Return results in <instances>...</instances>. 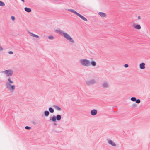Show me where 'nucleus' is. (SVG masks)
Returning a JSON list of instances; mask_svg holds the SVG:
<instances>
[{
  "label": "nucleus",
  "mask_w": 150,
  "mask_h": 150,
  "mask_svg": "<svg viewBox=\"0 0 150 150\" xmlns=\"http://www.w3.org/2000/svg\"><path fill=\"white\" fill-rule=\"evenodd\" d=\"M56 120L58 121L60 120L61 118V116L60 115H58L56 117Z\"/></svg>",
  "instance_id": "a211bd4d"
},
{
  "label": "nucleus",
  "mask_w": 150,
  "mask_h": 150,
  "mask_svg": "<svg viewBox=\"0 0 150 150\" xmlns=\"http://www.w3.org/2000/svg\"><path fill=\"white\" fill-rule=\"evenodd\" d=\"M97 110L96 109H93L91 111V114L93 116L95 115L97 113Z\"/></svg>",
  "instance_id": "1a4fd4ad"
},
{
  "label": "nucleus",
  "mask_w": 150,
  "mask_h": 150,
  "mask_svg": "<svg viewBox=\"0 0 150 150\" xmlns=\"http://www.w3.org/2000/svg\"><path fill=\"white\" fill-rule=\"evenodd\" d=\"M8 54H13V52L12 51H9L8 52Z\"/></svg>",
  "instance_id": "c85d7f7f"
},
{
  "label": "nucleus",
  "mask_w": 150,
  "mask_h": 150,
  "mask_svg": "<svg viewBox=\"0 0 150 150\" xmlns=\"http://www.w3.org/2000/svg\"><path fill=\"white\" fill-rule=\"evenodd\" d=\"M128 67V65L127 64H125L124 65V67L125 68H127Z\"/></svg>",
  "instance_id": "cd10ccee"
},
{
  "label": "nucleus",
  "mask_w": 150,
  "mask_h": 150,
  "mask_svg": "<svg viewBox=\"0 0 150 150\" xmlns=\"http://www.w3.org/2000/svg\"><path fill=\"white\" fill-rule=\"evenodd\" d=\"M96 80L94 79H91L86 81V83L88 85H91L96 83Z\"/></svg>",
  "instance_id": "423d86ee"
},
{
  "label": "nucleus",
  "mask_w": 150,
  "mask_h": 150,
  "mask_svg": "<svg viewBox=\"0 0 150 150\" xmlns=\"http://www.w3.org/2000/svg\"><path fill=\"white\" fill-rule=\"evenodd\" d=\"M68 11L72 13H73L76 14L77 16H78V14L79 13H77L76 11L74 10H73V9H68Z\"/></svg>",
  "instance_id": "f8f14e48"
},
{
  "label": "nucleus",
  "mask_w": 150,
  "mask_h": 150,
  "mask_svg": "<svg viewBox=\"0 0 150 150\" xmlns=\"http://www.w3.org/2000/svg\"><path fill=\"white\" fill-rule=\"evenodd\" d=\"M131 107L133 108H134L137 107L138 105L137 104H133L131 105Z\"/></svg>",
  "instance_id": "4be33fe9"
},
{
  "label": "nucleus",
  "mask_w": 150,
  "mask_h": 150,
  "mask_svg": "<svg viewBox=\"0 0 150 150\" xmlns=\"http://www.w3.org/2000/svg\"><path fill=\"white\" fill-rule=\"evenodd\" d=\"M145 64L144 63L142 62L139 64V68L141 69H143L145 68Z\"/></svg>",
  "instance_id": "9b49d317"
},
{
  "label": "nucleus",
  "mask_w": 150,
  "mask_h": 150,
  "mask_svg": "<svg viewBox=\"0 0 150 150\" xmlns=\"http://www.w3.org/2000/svg\"><path fill=\"white\" fill-rule=\"evenodd\" d=\"M25 128L27 130H30L31 128L30 127L28 126H26L25 127Z\"/></svg>",
  "instance_id": "a878e982"
},
{
  "label": "nucleus",
  "mask_w": 150,
  "mask_h": 150,
  "mask_svg": "<svg viewBox=\"0 0 150 150\" xmlns=\"http://www.w3.org/2000/svg\"><path fill=\"white\" fill-rule=\"evenodd\" d=\"M49 111L51 113H53L54 112V109L50 107L49 108Z\"/></svg>",
  "instance_id": "5701e85b"
},
{
  "label": "nucleus",
  "mask_w": 150,
  "mask_h": 150,
  "mask_svg": "<svg viewBox=\"0 0 150 150\" xmlns=\"http://www.w3.org/2000/svg\"><path fill=\"white\" fill-rule=\"evenodd\" d=\"M109 85L108 82L106 81L103 82L101 84V87L103 89H106L109 87Z\"/></svg>",
  "instance_id": "39448f33"
},
{
  "label": "nucleus",
  "mask_w": 150,
  "mask_h": 150,
  "mask_svg": "<svg viewBox=\"0 0 150 150\" xmlns=\"http://www.w3.org/2000/svg\"><path fill=\"white\" fill-rule=\"evenodd\" d=\"M23 2H25V1L24 0H21Z\"/></svg>",
  "instance_id": "473e14b6"
},
{
  "label": "nucleus",
  "mask_w": 150,
  "mask_h": 150,
  "mask_svg": "<svg viewBox=\"0 0 150 150\" xmlns=\"http://www.w3.org/2000/svg\"><path fill=\"white\" fill-rule=\"evenodd\" d=\"M78 16L79 17H80L83 20L85 21H87V19L86 18H85L83 16L81 15L79 13L78 15Z\"/></svg>",
  "instance_id": "4468645a"
},
{
  "label": "nucleus",
  "mask_w": 150,
  "mask_h": 150,
  "mask_svg": "<svg viewBox=\"0 0 150 150\" xmlns=\"http://www.w3.org/2000/svg\"><path fill=\"white\" fill-rule=\"evenodd\" d=\"M138 19L139 20L141 19V17L140 16H139L138 17Z\"/></svg>",
  "instance_id": "7c9ffc66"
},
{
  "label": "nucleus",
  "mask_w": 150,
  "mask_h": 150,
  "mask_svg": "<svg viewBox=\"0 0 150 150\" xmlns=\"http://www.w3.org/2000/svg\"><path fill=\"white\" fill-rule=\"evenodd\" d=\"M107 141L108 144L110 145L111 146L113 147L116 146V144L112 140L110 139H108Z\"/></svg>",
  "instance_id": "0eeeda50"
},
{
  "label": "nucleus",
  "mask_w": 150,
  "mask_h": 150,
  "mask_svg": "<svg viewBox=\"0 0 150 150\" xmlns=\"http://www.w3.org/2000/svg\"><path fill=\"white\" fill-rule=\"evenodd\" d=\"M45 115L46 116H48L49 114V112L47 111H45L44 112Z\"/></svg>",
  "instance_id": "aec40b11"
},
{
  "label": "nucleus",
  "mask_w": 150,
  "mask_h": 150,
  "mask_svg": "<svg viewBox=\"0 0 150 150\" xmlns=\"http://www.w3.org/2000/svg\"><path fill=\"white\" fill-rule=\"evenodd\" d=\"M79 62L81 65L84 67H88L91 65L94 67L96 65V62L94 60H92L91 62L87 59H82L80 60Z\"/></svg>",
  "instance_id": "7ed1b4c3"
},
{
  "label": "nucleus",
  "mask_w": 150,
  "mask_h": 150,
  "mask_svg": "<svg viewBox=\"0 0 150 150\" xmlns=\"http://www.w3.org/2000/svg\"><path fill=\"white\" fill-rule=\"evenodd\" d=\"M23 2H25V1L24 0H21Z\"/></svg>",
  "instance_id": "2f4dec72"
},
{
  "label": "nucleus",
  "mask_w": 150,
  "mask_h": 150,
  "mask_svg": "<svg viewBox=\"0 0 150 150\" xmlns=\"http://www.w3.org/2000/svg\"><path fill=\"white\" fill-rule=\"evenodd\" d=\"M50 120L52 121L55 122L56 120V117L55 116H53L52 117L50 118Z\"/></svg>",
  "instance_id": "dca6fc26"
},
{
  "label": "nucleus",
  "mask_w": 150,
  "mask_h": 150,
  "mask_svg": "<svg viewBox=\"0 0 150 150\" xmlns=\"http://www.w3.org/2000/svg\"><path fill=\"white\" fill-rule=\"evenodd\" d=\"M98 14L102 18L105 17L107 16L106 14L102 12H99Z\"/></svg>",
  "instance_id": "9d476101"
},
{
  "label": "nucleus",
  "mask_w": 150,
  "mask_h": 150,
  "mask_svg": "<svg viewBox=\"0 0 150 150\" xmlns=\"http://www.w3.org/2000/svg\"><path fill=\"white\" fill-rule=\"evenodd\" d=\"M14 83L10 77L7 78L5 82V86L6 88L11 93L13 92L16 89V86L13 84Z\"/></svg>",
  "instance_id": "f257e3e1"
},
{
  "label": "nucleus",
  "mask_w": 150,
  "mask_h": 150,
  "mask_svg": "<svg viewBox=\"0 0 150 150\" xmlns=\"http://www.w3.org/2000/svg\"><path fill=\"white\" fill-rule=\"evenodd\" d=\"M54 125H56V123H54Z\"/></svg>",
  "instance_id": "72a5a7b5"
},
{
  "label": "nucleus",
  "mask_w": 150,
  "mask_h": 150,
  "mask_svg": "<svg viewBox=\"0 0 150 150\" xmlns=\"http://www.w3.org/2000/svg\"><path fill=\"white\" fill-rule=\"evenodd\" d=\"M4 48L1 46L0 45V52H2L4 51Z\"/></svg>",
  "instance_id": "393cba45"
},
{
  "label": "nucleus",
  "mask_w": 150,
  "mask_h": 150,
  "mask_svg": "<svg viewBox=\"0 0 150 150\" xmlns=\"http://www.w3.org/2000/svg\"><path fill=\"white\" fill-rule=\"evenodd\" d=\"M5 6V3L3 2L0 0V6Z\"/></svg>",
  "instance_id": "412c9836"
},
{
  "label": "nucleus",
  "mask_w": 150,
  "mask_h": 150,
  "mask_svg": "<svg viewBox=\"0 0 150 150\" xmlns=\"http://www.w3.org/2000/svg\"><path fill=\"white\" fill-rule=\"evenodd\" d=\"M48 38L50 40H53L54 38L52 35H50L48 36Z\"/></svg>",
  "instance_id": "b1692460"
},
{
  "label": "nucleus",
  "mask_w": 150,
  "mask_h": 150,
  "mask_svg": "<svg viewBox=\"0 0 150 150\" xmlns=\"http://www.w3.org/2000/svg\"><path fill=\"white\" fill-rule=\"evenodd\" d=\"M8 78L12 76L13 73V71L12 69H8L2 72Z\"/></svg>",
  "instance_id": "20e7f679"
},
{
  "label": "nucleus",
  "mask_w": 150,
  "mask_h": 150,
  "mask_svg": "<svg viewBox=\"0 0 150 150\" xmlns=\"http://www.w3.org/2000/svg\"><path fill=\"white\" fill-rule=\"evenodd\" d=\"M11 19L12 20H13V21L15 20V17L14 16H12L11 17Z\"/></svg>",
  "instance_id": "bb28decb"
},
{
  "label": "nucleus",
  "mask_w": 150,
  "mask_h": 150,
  "mask_svg": "<svg viewBox=\"0 0 150 150\" xmlns=\"http://www.w3.org/2000/svg\"><path fill=\"white\" fill-rule=\"evenodd\" d=\"M55 32L63 36L65 39L69 41L71 44L75 43V41L73 38L68 33L64 32L60 29H57L55 30Z\"/></svg>",
  "instance_id": "f03ea898"
},
{
  "label": "nucleus",
  "mask_w": 150,
  "mask_h": 150,
  "mask_svg": "<svg viewBox=\"0 0 150 150\" xmlns=\"http://www.w3.org/2000/svg\"><path fill=\"white\" fill-rule=\"evenodd\" d=\"M133 26L134 28L136 29L139 30L141 28L140 25L138 24L136 25L135 24H133Z\"/></svg>",
  "instance_id": "ddd939ff"
},
{
  "label": "nucleus",
  "mask_w": 150,
  "mask_h": 150,
  "mask_svg": "<svg viewBox=\"0 0 150 150\" xmlns=\"http://www.w3.org/2000/svg\"><path fill=\"white\" fill-rule=\"evenodd\" d=\"M29 33L30 35L31 36L33 37H35L36 38H39V36L38 35H35V34H34L32 33L29 32Z\"/></svg>",
  "instance_id": "2eb2a0df"
},
{
  "label": "nucleus",
  "mask_w": 150,
  "mask_h": 150,
  "mask_svg": "<svg viewBox=\"0 0 150 150\" xmlns=\"http://www.w3.org/2000/svg\"><path fill=\"white\" fill-rule=\"evenodd\" d=\"M53 107H54V108L56 109L57 110H58L60 111L61 110V108L60 107H59L57 106L54 105V106H53Z\"/></svg>",
  "instance_id": "6ab92c4d"
},
{
  "label": "nucleus",
  "mask_w": 150,
  "mask_h": 150,
  "mask_svg": "<svg viewBox=\"0 0 150 150\" xmlns=\"http://www.w3.org/2000/svg\"><path fill=\"white\" fill-rule=\"evenodd\" d=\"M25 11L27 12H30L31 11V9L29 8H28L27 7H25L24 8Z\"/></svg>",
  "instance_id": "f3484780"
},
{
  "label": "nucleus",
  "mask_w": 150,
  "mask_h": 150,
  "mask_svg": "<svg viewBox=\"0 0 150 150\" xmlns=\"http://www.w3.org/2000/svg\"><path fill=\"white\" fill-rule=\"evenodd\" d=\"M131 100L133 102L136 101V103H140V100L139 99L136 100V98L134 97H132Z\"/></svg>",
  "instance_id": "6e6552de"
},
{
  "label": "nucleus",
  "mask_w": 150,
  "mask_h": 150,
  "mask_svg": "<svg viewBox=\"0 0 150 150\" xmlns=\"http://www.w3.org/2000/svg\"><path fill=\"white\" fill-rule=\"evenodd\" d=\"M54 131L55 132H57V133H59V132H61V131H57V130H55Z\"/></svg>",
  "instance_id": "c756f323"
}]
</instances>
